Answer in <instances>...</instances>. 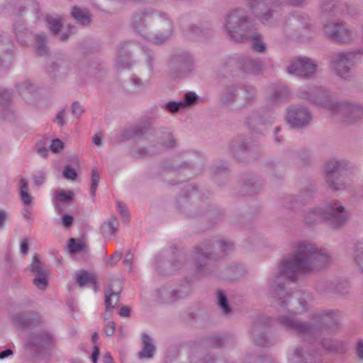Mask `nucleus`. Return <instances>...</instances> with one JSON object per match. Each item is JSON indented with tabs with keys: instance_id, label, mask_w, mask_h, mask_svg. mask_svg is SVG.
<instances>
[{
	"instance_id": "1",
	"label": "nucleus",
	"mask_w": 363,
	"mask_h": 363,
	"mask_svg": "<svg viewBox=\"0 0 363 363\" xmlns=\"http://www.w3.org/2000/svg\"><path fill=\"white\" fill-rule=\"evenodd\" d=\"M294 247V255L281 262L276 279L270 280L269 292L272 296H277L279 306L278 320L282 325L297 333L318 339L324 331L337 328L340 313L330 311L313 313L308 321L303 322L295 318L294 314L306 310L307 303L297 296H290L282 284L285 279L294 280L301 274L311 272L325 267L329 261V256L326 252L308 242H298Z\"/></svg>"
},
{
	"instance_id": "55",
	"label": "nucleus",
	"mask_w": 363,
	"mask_h": 363,
	"mask_svg": "<svg viewBox=\"0 0 363 363\" xmlns=\"http://www.w3.org/2000/svg\"><path fill=\"white\" fill-rule=\"evenodd\" d=\"M357 355L360 359H363V340H359L357 343Z\"/></svg>"
},
{
	"instance_id": "30",
	"label": "nucleus",
	"mask_w": 363,
	"mask_h": 363,
	"mask_svg": "<svg viewBox=\"0 0 363 363\" xmlns=\"http://www.w3.org/2000/svg\"><path fill=\"white\" fill-rule=\"evenodd\" d=\"M72 15L74 18L79 23L84 25L89 22V16L87 11L74 6L72 11Z\"/></svg>"
},
{
	"instance_id": "22",
	"label": "nucleus",
	"mask_w": 363,
	"mask_h": 363,
	"mask_svg": "<svg viewBox=\"0 0 363 363\" xmlns=\"http://www.w3.org/2000/svg\"><path fill=\"white\" fill-rule=\"evenodd\" d=\"M263 67V64L257 60L251 58L244 59L242 63V68L245 72L257 74L259 73Z\"/></svg>"
},
{
	"instance_id": "53",
	"label": "nucleus",
	"mask_w": 363,
	"mask_h": 363,
	"mask_svg": "<svg viewBox=\"0 0 363 363\" xmlns=\"http://www.w3.org/2000/svg\"><path fill=\"white\" fill-rule=\"evenodd\" d=\"M145 54L146 55V62L147 64V67L150 69H152V56L151 55V52L149 50L146 49V48H143Z\"/></svg>"
},
{
	"instance_id": "45",
	"label": "nucleus",
	"mask_w": 363,
	"mask_h": 363,
	"mask_svg": "<svg viewBox=\"0 0 363 363\" xmlns=\"http://www.w3.org/2000/svg\"><path fill=\"white\" fill-rule=\"evenodd\" d=\"M18 90L21 94L24 92H31L33 90V85L30 81L28 79L18 85Z\"/></svg>"
},
{
	"instance_id": "32",
	"label": "nucleus",
	"mask_w": 363,
	"mask_h": 363,
	"mask_svg": "<svg viewBox=\"0 0 363 363\" xmlns=\"http://www.w3.org/2000/svg\"><path fill=\"white\" fill-rule=\"evenodd\" d=\"M353 260L357 269L363 272V244L359 245L354 250Z\"/></svg>"
},
{
	"instance_id": "20",
	"label": "nucleus",
	"mask_w": 363,
	"mask_h": 363,
	"mask_svg": "<svg viewBox=\"0 0 363 363\" xmlns=\"http://www.w3.org/2000/svg\"><path fill=\"white\" fill-rule=\"evenodd\" d=\"M289 96V91L286 86L277 85L269 96L267 101L270 105H275L286 99Z\"/></svg>"
},
{
	"instance_id": "23",
	"label": "nucleus",
	"mask_w": 363,
	"mask_h": 363,
	"mask_svg": "<svg viewBox=\"0 0 363 363\" xmlns=\"http://www.w3.org/2000/svg\"><path fill=\"white\" fill-rule=\"evenodd\" d=\"M116 284L118 285L119 289H121V283L119 281H115ZM119 292L113 291L111 289L106 290L105 304L106 308L110 310L115 307L119 301Z\"/></svg>"
},
{
	"instance_id": "50",
	"label": "nucleus",
	"mask_w": 363,
	"mask_h": 363,
	"mask_svg": "<svg viewBox=\"0 0 363 363\" xmlns=\"http://www.w3.org/2000/svg\"><path fill=\"white\" fill-rule=\"evenodd\" d=\"M11 99V93L8 89H0V104H4Z\"/></svg>"
},
{
	"instance_id": "46",
	"label": "nucleus",
	"mask_w": 363,
	"mask_h": 363,
	"mask_svg": "<svg viewBox=\"0 0 363 363\" xmlns=\"http://www.w3.org/2000/svg\"><path fill=\"white\" fill-rule=\"evenodd\" d=\"M164 108L169 112L174 113L177 112L180 108H183L182 106V103L179 101L176 102L174 101H169L164 105Z\"/></svg>"
},
{
	"instance_id": "64",
	"label": "nucleus",
	"mask_w": 363,
	"mask_h": 363,
	"mask_svg": "<svg viewBox=\"0 0 363 363\" xmlns=\"http://www.w3.org/2000/svg\"><path fill=\"white\" fill-rule=\"evenodd\" d=\"M118 313L122 317H128L130 315V309L126 306H123L120 309Z\"/></svg>"
},
{
	"instance_id": "3",
	"label": "nucleus",
	"mask_w": 363,
	"mask_h": 363,
	"mask_svg": "<svg viewBox=\"0 0 363 363\" xmlns=\"http://www.w3.org/2000/svg\"><path fill=\"white\" fill-rule=\"evenodd\" d=\"M224 25L228 35L233 40L238 42L251 40L254 50L265 52L266 46L261 39V35L256 30L242 9H238L230 11Z\"/></svg>"
},
{
	"instance_id": "6",
	"label": "nucleus",
	"mask_w": 363,
	"mask_h": 363,
	"mask_svg": "<svg viewBox=\"0 0 363 363\" xmlns=\"http://www.w3.org/2000/svg\"><path fill=\"white\" fill-rule=\"evenodd\" d=\"M135 135L148 140L150 143L148 151L143 149L138 150V155L141 157H145L148 155L149 152L154 153L174 147L175 145V139L169 133L156 136L152 129L145 128L140 129V133L135 131Z\"/></svg>"
},
{
	"instance_id": "18",
	"label": "nucleus",
	"mask_w": 363,
	"mask_h": 363,
	"mask_svg": "<svg viewBox=\"0 0 363 363\" xmlns=\"http://www.w3.org/2000/svg\"><path fill=\"white\" fill-rule=\"evenodd\" d=\"M143 346L138 352L139 359H150L154 356L155 346L152 338L147 334L143 333L141 336Z\"/></svg>"
},
{
	"instance_id": "5",
	"label": "nucleus",
	"mask_w": 363,
	"mask_h": 363,
	"mask_svg": "<svg viewBox=\"0 0 363 363\" xmlns=\"http://www.w3.org/2000/svg\"><path fill=\"white\" fill-rule=\"evenodd\" d=\"M303 216L305 223L308 225L325 220H330L335 227H342L350 219L351 213L340 201L335 200L323 207L309 208Z\"/></svg>"
},
{
	"instance_id": "44",
	"label": "nucleus",
	"mask_w": 363,
	"mask_h": 363,
	"mask_svg": "<svg viewBox=\"0 0 363 363\" xmlns=\"http://www.w3.org/2000/svg\"><path fill=\"white\" fill-rule=\"evenodd\" d=\"M64 148V143L60 139H53L51 141V143L49 147V150H50L54 153L60 152Z\"/></svg>"
},
{
	"instance_id": "7",
	"label": "nucleus",
	"mask_w": 363,
	"mask_h": 363,
	"mask_svg": "<svg viewBox=\"0 0 363 363\" xmlns=\"http://www.w3.org/2000/svg\"><path fill=\"white\" fill-rule=\"evenodd\" d=\"M322 23L327 36L335 42L347 43L357 36V31L342 21L323 20Z\"/></svg>"
},
{
	"instance_id": "54",
	"label": "nucleus",
	"mask_w": 363,
	"mask_h": 363,
	"mask_svg": "<svg viewBox=\"0 0 363 363\" xmlns=\"http://www.w3.org/2000/svg\"><path fill=\"white\" fill-rule=\"evenodd\" d=\"M302 206V201L299 199L294 198L290 200V203L288 204V207L292 209L299 208Z\"/></svg>"
},
{
	"instance_id": "31",
	"label": "nucleus",
	"mask_w": 363,
	"mask_h": 363,
	"mask_svg": "<svg viewBox=\"0 0 363 363\" xmlns=\"http://www.w3.org/2000/svg\"><path fill=\"white\" fill-rule=\"evenodd\" d=\"M77 284L81 286H87L91 282V273L86 270H79L75 274Z\"/></svg>"
},
{
	"instance_id": "2",
	"label": "nucleus",
	"mask_w": 363,
	"mask_h": 363,
	"mask_svg": "<svg viewBox=\"0 0 363 363\" xmlns=\"http://www.w3.org/2000/svg\"><path fill=\"white\" fill-rule=\"evenodd\" d=\"M298 94L301 97L328 109L333 114L338 115L345 123L356 122L363 116V108L361 106L334 101L320 87L300 89Z\"/></svg>"
},
{
	"instance_id": "33",
	"label": "nucleus",
	"mask_w": 363,
	"mask_h": 363,
	"mask_svg": "<svg viewBox=\"0 0 363 363\" xmlns=\"http://www.w3.org/2000/svg\"><path fill=\"white\" fill-rule=\"evenodd\" d=\"M306 357L303 354V349L296 348L289 357V363H306Z\"/></svg>"
},
{
	"instance_id": "12",
	"label": "nucleus",
	"mask_w": 363,
	"mask_h": 363,
	"mask_svg": "<svg viewBox=\"0 0 363 363\" xmlns=\"http://www.w3.org/2000/svg\"><path fill=\"white\" fill-rule=\"evenodd\" d=\"M316 67V64L312 60L301 57L289 64L287 67V72L290 74L310 77L315 74Z\"/></svg>"
},
{
	"instance_id": "61",
	"label": "nucleus",
	"mask_w": 363,
	"mask_h": 363,
	"mask_svg": "<svg viewBox=\"0 0 363 363\" xmlns=\"http://www.w3.org/2000/svg\"><path fill=\"white\" fill-rule=\"evenodd\" d=\"M21 252L23 254H26L28 250V242L26 240H23L21 243L20 247Z\"/></svg>"
},
{
	"instance_id": "8",
	"label": "nucleus",
	"mask_w": 363,
	"mask_h": 363,
	"mask_svg": "<svg viewBox=\"0 0 363 363\" xmlns=\"http://www.w3.org/2000/svg\"><path fill=\"white\" fill-rule=\"evenodd\" d=\"M213 248L219 250V255L218 257H221L225 255L227 252L233 248V244L228 241L219 240L213 244ZM209 250L210 246L208 245H203L196 250L195 252V259L198 270H201V267L207 264L210 259L217 257L216 255L211 256Z\"/></svg>"
},
{
	"instance_id": "26",
	"label": "nucleus",
	"mask_w": 363,
	"mask_h": 363,
	"mask_svg": "<svg viewBox=\"0 0 363 363\" xmlns=\"http://www.w3.org/2000/svg\"><path fill=\"white\" fill-rule=\"evenodd\" d=\"M30 343L43 348L48 347L52 343V337L48 333H43L34 336Z\"/></svg>"
},
{
	"instance_id": "24",
	"label": "nucleus",
	"mask_w": 363,
	"mask_h": 363,
	"mask_svg": "<svg viewBox=\"0 0 363 363\" xmlns=\"http://www.w3.org/2000/svg\"><path fill=\"white\" fill-rule=\"evenodd\" d=\"M319 345L325 350L329 352H340L344 348L343 342L338 340L323 339L319 342Z\"/></svg>"
},
{
	"instance_id": "34",
	"label": "nucleus",
	"mask_w": 363,
	"mask_h": 363,
	"mask_svg": "<svg viewBox=\"0 0 363 363\" xmlns=\"http://www.w3.org/2000/svg\"><path fill=\"white\" fill-rule=\"evenodd\" d=\"M48 271L45 272H40L36 275L33 279L34 284L40 289L44 290L48 286L47 277L48 276Z\"/></svg>"
},
{
	"instance_id": "48",
	"label": "nucleus",
	"mask_w": 363,
	"mask_h": 363,
	"mask_svg": "<svg viewBox=\"0 0 363 363\" xmlns=\"http://www.w3.org/2000/svg\"><path fill=\"white\" fill-rule=\"evenodd\" d=\"M116 205H117V208H118V211L120 212L122 218L125 221H128L129 213L126 209V206L123 203L120 202V201H117Z\"/></svg>"
},
{
	"instance_id": "63",
	"label": "nucleus",
	"mask_w": 363,
	"mask_h": 363,
	"mask_svg": "<svg viewBox=\"0 0 363 363\" xmlns=\"http://www.w3.org/2000/svg\"><path fill=\"white\" fill-rule=\"evenodd\" d=\"M94 143L96 145H101L102 144V135L100 133H96L93 138Z\"/></svg>"
},
{
	"instance_id": "56",
	"label": "nucleus",
	"mask_w": 363,
	"mask_h": 363,
	"mask_svg": "<svg viewBox=\"0 0 363 363\" xmlns=\"http://www.w3.org/2000/svg\"><path fill=\"white\" fill-rule=\"evenodd\" d=\"M65 111L62 110L60 111L56 116V122L60 125H63L65 124Z\"/></svg>"
},
{
	"instance_id": "36",
	"label": "nucleus",
	"mask_w": 363,
	"mask_h": 363,
	"mask_svg": "<svg viewBox=\"0 0 363 363\" xmlns=\"http://www.w3.org/2000/svg\"><path fill=\"white\" fill-rule=\"evenodd\" d=\"M73 193L71 191L59 190L55 193V199L58 202H69L72 199Z\"/></svg>"
},
{
	"instance_id": "40",
	"label": "nucleus",
	"mask_w": 363,
	"mask_h": 363,
	"mask_svg": "<svg viewBox=\"0 0 363 363\" xmlns=\"http://www.w3.org/2000/svg\"><path fill=\"white\" fill-rule=\"evenodd\" d=\"M197 95L193 92L186 93L184 100L180 101L183 108L194 104L197 100Z\"/></svg>"
},
{
	"instance_id": "27",
	"label": "nucleus",
	"mask_w": 363,
	"mask_h": 363,
	"mask_svg": "<svg viewBox=\"0 0 363 363\" xmlns=\"http://www.w3.org/2000/svg\"><path fill=\"white\" fill-rule=\"evenodd\" d=\"M92 363H114V360L108 352L101 355L99 348L94 345L92 350Z\"/></svg>"
},
{
	"instance_id": "13",
	"label": "nucleus",
	"mask_w": 363,
	"mask_h": 363,
	"mask_svg": "<svg viewBox=\"0 0 363 363\" xmlns=\"http://www.w3.org/2000/svg\"><path fill=\"white\" fill-rule=\"evenodd\" d=\"M15 31L18 40L23 45H29L31 38L35 40V48L40 55H44L48 53V48L46 46V38L45 35H33L27 30L21 33L16 26H15Z\"/></svg>"
},
{
	"instance_id": "14",
	"label": "nucleus",
	"mask_w": 363,
	"mask_h": 363,
	"mask_svg": "<svg viewBox=\"0 0 363 363\" xmlns=\"http://www.w3.org/2000/svg\"><path fill=\"white\" fill-rule=\"evenodd\" d=\"M46 22L50 30L62 40H66L72 33L71 26L69 25L66 28L62 26L58 18L48 16L46 18Z\"/></svg>"
},
{
	"instance_id": "59",
	"label": "nucleus",
	"mask_w": 363,
	"mask_h": 363,
	"mask_svg": "<svg viewBox=\"0 0 363 363\" xmlns=\"http://www.w3.org/2000/svg\"><path fill=\"white\" fill-rule=\"evenodd\" d=\"M92 193L94 191V190L96 188V186L98 184V182L99 179V176L95 173L94 170H92Z\"/></svg>"
},
{
	"instance_id": "25",
	"label": "nucleus",
	"mask_w": 363,
	"mask_h": 363,
	"mask_svg": "<svg viewBox=\"0 0 363 363\" xmlns=\"http://www.w3.org/2000/svg\"><path fill=\"white\" fill-rule=\"evenodd\" d=\"M253 340L259 345H267V340L264 334V329L259 323H255L252 328Z\"/></svg>"
},
{
	"instance_id": "52",
	"label": "nucleus",
	"mask_w": 363,
	"mask_h": 363,
	"mask_svg": "<svg viewBox=\"0 0 363 363\" xmlns=\"http://www.w3.org/2000/svg\"><path fill=\"white\" fill-rule=\"evenodd\" d=\"M104 330L107 336L113 335L115 331L114 323L112 321L107 323L104 326Z\"/></svg>"
},
{
	"instance_id": "38",
	"label": "nucleus",
	"mask_w": 363,
	"mask_h": 363,
	"mask_svg": "<svg viewBox=\"0 0 363 363\" xmlns=\"http://www.w3.org/2000/svg\"><path fill=\"white\" fill-rule=\"evenodd\" d=\"M30 269L36 275L40 274V272H48V269L44 268L41 262L37 256L33 257L32 262L30 264Z\"/></svg>"
},
{
	"instance_id": "21",
	"label": "nucleus",
	"mask_w": 363,
	"mask_h": 363,
	"mask_svg": "<svg viewBox=\"0 0 363 363\" xmlns=\"http://www.w3.org/2000/svg\"><path fill=\"white\" fill-rule=\"evenodd\" d=\"M118 222L116 218L105 221L101 226V232L104 236L111 238L114 236L118 229Z\"/></svg>"
},
{
	"instance_id": "28",
	"label": "nucleus",
	"mask_w": 363,
	"mask_h": 363,
	"mask_svg": "<svg viewBox=\"0 0 363 363\" xmlns=\"http://www.w3.org/2000/svg\"><path fill=\"white\" fill-rule=\"evenodd\" d=\"M169 172L172 174H177L179 177V179L176 182H172L173 184L182 182L183 181L182 176H184L185 177H191L192 174L190 168L187 167L186 165L172 167L169 169Z\"/></svg>"
},
{
	"instance_id": "47",
	"label": "nucleus",
	"mask_w": 363,
	"mask_h": 363,
	"mask_svg": "<svg viewBox=\"0 0 363 363\" xmlns=\"http://www.w3.org/2000/svg\"><path fill=\"white\" fill-rule=\"evenodd\" d=\"M23 8H26L28 11L33 12L36 15V17L38 18H39V16H38L39 12V5L35 1L28 0L26 3V6Z\"/></svg>"
},
{
	"instance_id": "51",
	"label": "nucleus",
	"mask_w": 363,
	"mask_h": 363,
	"mask_svg": "<svg viewBox=\"0 0 363 363\" xmlns=\"http://www.w3.org/2000/svg\"><path fill=\"white\" fill-rule=\"evenodd\" d=\"M72 112L77 116H81L84 112L83 107L79 104V102L76 101L73 103L72 106Z\"/></svg>"
},
{
	"instance_id": "42",
	"label": "nucleus",
	"mask_w": 363,
	"mask_h": 363,
	"mask_svg": "<svg viewBox=\"0 0 363 363\" xmlns=\"http://www.w3.org/2000/svg\"><path fill=\"white\" fill-rule=\"evenodd\" d=\"M47 171L45 169L37 171L33 175V180L35 184L40 185L43 184L46 179Z\"/></svg>"
},
{
	"instance_id": "41",
	"label": "nucleus",
	"mask_w": 363,
	"mask_h": 363,
	"mask_svg": "<svg viewBox=\"0 0 363 363\" xmlns=\"http://www.w3.org/2000/svg\"><path fill=\"white\" fill-rule=\"evenodd\" d=\"M63 177L68 180H75L77 177L76 170L70 165H66L62 172Z\"/></svg>"
},
{
	"instance_id": "39",
	"label": "nucleus",
	"mask_w": 363,
	"mask_h": 363,
	"mask_svg": "<svg viewBox=\"0 0 363 363\" xmlns=\"http://www.w3.org/2000/svg\"><path fill=\"white\" fill-rule=\"evenodd\" d=\"M339 3V0H323L321 7L325 12L330 13L338 6Z\"/></svg>"
},
{
	"instance_id": "49",
	"label": "nucleus",
	"mask_w": 363,
	"mask_h": 363,
	"mask_svg": "<svg viewBox=\"0 0 363 363\" xmlns=\"http://www.w3.org/2000/svg\"><path fill=\"white\" fill-rule=\"evenodd\" d=\"M122 257V252L116 251L114 254L108 257L106 264L110 266L115 265Z\"/></svg>"
},
{
	"instance_id": "19",
	"label": "nucleus",
	"mask_w": 363,
	"mask_h": 363,
	"mask_svg": "<svg viewBox=\"0 0 363 363\" xmlns=\"http://www.w3.org/2000/svg\"><path fill=\"white\" fill-rule=\"evenodd\" d=\"M188 286H180L179 289L169 290L163 289L160 291L161 300L165 303L173 302L179 298L183 297L188 292Z\"/></svg>"
},
{
	"instance_id": "62",
	"label": "nucleus",
	"mask_w": 363,
	"mask_h": 363,
	"mask_svg": "<svg viewBox=\"0 0 363 363\" xmlns=\"http://www.w3.org/2000/svg\"><path fill=\"white\" fill-rule=\"evenodd\" d=\"M201 33H202V30L199 27L195 26L191 28V31L189 33V37L191 38H194V35H199V34Z\"/></svg>"
},
{
	"instance_id": "11",
	"label": "nucleus",
	"mask_w": 363,
	"mask_h": 363,
	"mask_svg": "<svg viewBox=\"0 0 363 363\" xmlns=\"http://www.w3.org/2000/svg\"><path fill=\"white\" fill-rule=\"evenodd\" d=\"M286 119L291 126L303 128L310 123L312 116L306 107L291 106L287 110Z\"/></svg>"
},
{
	"instance_id": "58",
	"label": "nucleus",
	"mask_w": 363,
	"mask_h": 363,
	"mask_svg": "<svg viewBox=\"0 0 363 363\" xmlns=\"http://www.w3.org/2000/svg\"><path fill=\"white\" fill-rule=\"evenodd\" d=\"M235 96V93L230 90L223 95V100L225 103H228L232 101L234 99Z\"/></svg>"
},
{
	"instance_id": "60",
	"label": "nucleus",
	"mask_w": 363,
	"mask_h": 363,
	"mask_svg": "<svg viewBox=\"0 0 363 363\" xmlns=\"http://www.w3.org/2000/svg\"><path fill=\"white\" fill-rule=\"evenodd\" d=\"M286 4L294 6H299L303 4L306 0H284Z\"/></svg>"
},
{
	"instance_id": "29",
	"label": "nucleus",
	"mask_w": 363,
	"mask_h": 363,
	"mask_svg": "<svg viewBox=\"0 0 363 363\" xmlns=\"http://www.w3.org/2000/svg\"><path fill=\"white\" fill-rule=\"evenodd\" d=\"M20 196L25 205L31 204L33 196L28 193V183L25 179H21L20 181Z\"/></svg>"
},
{
	"instance_id": "35",
	"label": "nucleus",
	"mask_w": 363,
	"mask_h": 363,
	"mask_svg": "<svg viewBox=\"0 0 363 363\" xmlns=\"http://www.w3.org/2000/svg\"><path fill=\"white\" fill-rule=\"evenodd\" d=\"M218 305L223 313L228 315L230 313L231 310L228 305V301L226 296L221 291L218 293Z\"/></svg>"
},
{
	"instance_id": "57",
	"label": "nucleus",
	"mask_w": 363,
	"mask_h": 363,
	"mask_svg": "<svg viewBox=\"0 0 363 363\" xmlns=\"http://www.w3.org/2000/svg\"><path fill=\"white\" fill-rule=\"evenodd\" d=\"M133 259V255L131 252H128L125 255V257L123 260V263L125 266L128 267L130 269L132 267V262Z\"/></svg>"
},
{
	"instance_id": "15",
	"label": "nucleus",
	"mask_w": 363,
	"mask_h": 363,
	"mask_svg": "<svg viewBox=\"0 0 363 363\" xmlns=\"http://www.w3.org/2000/svg\"><path fill=\"white\" fill-rule=\"evenodd\" d=\"M347 162L345 160H330L325 167V180L330 178H333L336 175L346 172Z\"/></svg>"
},
{
	"instance_id": "16",
	"label": "nucleus",
	"mask_w": 363,
	"mask_h": 363,
	"mask_svg": "<svg viewBox=\"0 0 363 363\" xmlns=\"http://www.w3.org/2000/svg\"><path fill=\"white\" fill-rule=\"evenodd\" d=\"M329 188L333 191H344L352 185V179L347 176V172L341 173L333 178L325 180Z\"/></svg>"
},
{
	"instance_id": "9",
	"label": "nucleus",
	"mask_w": 363,
	"mask_h": 363,
	"mask_svg": "<svg viewBox=\"0 0 363 363\" xmlns=\"http://www.w3.org/2000/svg\"><path fill=\"white\" fill-rule=\"evenodd\" d=\"M278 0H247L252 11L264 23L273 18L279 7Z\"/></svg>"
},
{
	"instance_id": "43",
	"label": "nucleus",
	"mask_w": 363,
	"mask_h": 363,
	"mask_svg": "<svg viewBox=\"0 0 363 363\" xmlns=\"http://www.w3.org/2000/svg\"><path fill=\"white\" fill-rule=\"evenodd\" d=\"M74 221V218L67 213L62 215L61 218L57 220V224L62 225L65 228H69L72 226Z\"/></svg>"
},
{
	"instance_id": "37",
	"label": "nucleus",
	"mask_w": 363,
	"mask_h": 363,
	"mask_svg": "<svg viewBox=\"0 0 363 363\" xmlns=\"http://www.w3.org/2000/svg\"><path fill=\"white\" fill-rule=\"evenodd\" d=\"M132 64L127 55H119L116 61V66L118 69H128Z\"/></svg>"
},
{
	"instance_id": "17",
	"label": "nucleus",
	"mask_w": 363,
	"mask_h": 363,
	"mask_svg": "<svg viewBox=\"0 0 363 363\" xmlns=\"http://www.w3.org/2000/svg\"><path fill=\"white\" fill-rule=\"evenodd\" d=\"M67 249L69 255L77 257L79 255H84L88 252L89 244L83 239H69L67 245Z\"/></svg>"
},
{
	"instance_id": "4",
	"label": "nucleus",
	"mask_w": 363,
	"mask_h": 363,
	"mask_svg": "<svg viewBox=\"0 0 363 363\" xmlns=\"http://www.w3.org/2000/svg\"><path fill=\"white\" fill-rule=\"evenodd\" d=\"M133 28L147 40L159 44L164 42L172 34V25L169 20L152 13H135L131 18Z\"/></svg>"
},
{
	"instance_id": "10",
	"label": "nucleus",
	"mask_w": 363,
	"mask_h": 363,
	"mask_svg": "<svg viewBox=\"0 0 363 363\" xmlns=\"http://www.w3.org/2000/svg\"><path fill=\"white\" fill-rule=\"evenodd\" d=\"M360 55L358 51L350 50L345 52H340L335 57L333 62V67L337 74L342 78L347 79L350 77V66L354 61L359 59Z\"/></svg>"
}]
</instances>
